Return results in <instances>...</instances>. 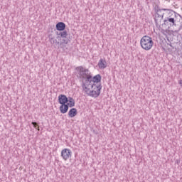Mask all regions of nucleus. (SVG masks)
<instances>
[{
  "instance_id": "18",
  "label": "nucleus",
  "mask_w": 182,
  "mask_h": 182,
  "mask_svg": "<svg viewBox=\"0 0 182 182\" xmlns=\"http://www.w3.org/2000/svg\"><path fill=\"white\" fill-rule=\"evenodd\" d=\"M55 38V37H53V35H52V34H49V35H48L49 41H53V38Z\"/></svg>"
},
{
  "instance_id": "19",
  "label": "nucleus",
  "mask_w": 182,
  "mask_h": 182,
  "mask_svg": "<svg viewBox=\"0 0 182 182\" xmlns=\"http://www.w3.org/2000/svg\"><path fill=\"white\" fill-rule=\"evenodd\" d=\"M154 21H155V23H156V25H159V19H157V18H154Z\"/></svg>"
},
{
  "instance_id": "6",
  "label": "nucleus",
  "mask_w": 182,
  "mask_h": 182,
  "mask_svg": "<svg viewBox=\"0 0 182 182\" xmlns=\"http://www.w3.org/2000/svg\"><path fill=\"white\" fill-rule=\"evenodd\" d=\"M57 39H59V38H62L63 40L61 43H65V45H68V43L72 40V38H70V35L68 34V31H66V30L60 32L57 31Z\"/></svg>"
},
{
  "instance_id": "21",
  "label": "nucleus",
  "mask_w": 182,
  "mask_h": 182,
  "mask_svg": "<svg viewBox=\"0 0 182 182\" xmlns=\"http://www.w3.org/2000/svg\"><path fill=\"white\" fill-rule=\"evenodd\" d=\"M179 85H182V80H179Z\"/></svg>"
},
{
  "instance_id": "10",
  "label": "nucleus",
  "mask_w": 182,
  "mask_h": 182,
  "mask_svg": "<svg viewBox=\"0 0 182 182\" xmlns=\"http://www.w3.org/2000/svg\"><path fill=\"white\" fill-rule=\"evenodd\" d=\"M67 107L65 108V113H68V110H69V107H75V105L76 102H75V99L72 97H68Z\"/></svg>"
},
{
  "instance_id": "7",
  "label": "nucleus",
  "mask_w": 182,
  "mask_h": 182,
  "mask_svg": "<svg viewBox=\"0 0 182 182\" xmlns=\"http://www.w3.org/2000/svg\"><path fill=\"white\" fill-rule=\"evenodd\" d=\"M90 85L91 86L92 85H93V82L92 81V75H90V77H87L84 80H82V90H84L85 93H87V92L90 90V88H89V86H90Z\"/></svg>"
},
{
  "instance_id": "16",
  "label": "nucleus",
  "mask_w": 182,
  "mask_h": 182,
  "mask_svg": "<svg viewBox=\"0 0 182 182\" xmlns=\"http://www.w3.org/2000/svg\"><path fill=\"white\" fill-rule=\"evenodd\" d=\"M176 18H177V16H179V18H180L179 22H181V24H180V26H179V29H182V16H181V15H180L177 13H176Z\"/></svg>"
},
{
  "instance_id": "1",
  "label": "nucleus",
  "mask_w": 182,
  "mask_h": 182,
  "mask_svg": "<svg viewBox=\"0 0 182 182\" xmlns=\"http://www.w3.org/2000/svg\"><path fill=\"white\" fill-rule=\"evenodd\" d=\"M140 45L144 50H150V49L153 48L154 42H153V38H151V37L144 36L140 41Z\"/></svg>"
},
{
  "instance_id": "5",
  "label": "nucleus",
  "mask_w": 182,
  "mask_h": 182,
  "mask_svg": "<svg viewBox=\"0 0 182 182\" xmlns=\"http://www.w3.org/2000/svg\"><path fill=\"white\" fill-rule=\"evenodd\" d=\"M75 69L77 70L80 79H81V80H85V79L87 77L92 76V74L89 73V69L87 68H85L82 66H79Z\"/></svg>"
},
{
  "instance_id": "14",
  "label": "nucleus",
  "mask_w": 182,
  "mask_h": 182,
  "mask_svg": "<svg viewBox=\"0 0 182 182\" xmlns=\"http://www.w3.org/2000/svg\"><path fill=\"white\" fill-rule=\"evenodd\" d=\"M77 115V109L76 108H71L68 112V116L71 118Z\"/></svg>"
},
{
  "instance_id": "13",
  "label": "nucleus",
  "mask_w": 182,
  "mask_h": 182,
  "mask_svg": "<svg viewBox=\"0 0 182 182\" xmlns=\"http://www.w3.org/2000/svg\"><path fill=\"white\" fill-rule=\"evenodd\" d=\"M98 66L100 69H106V68H107V63L106 62V60L101 58L99 60Z\"/></svg>"
},
{
  "instance_id": "15",
  "label": "nucleus",
  "mask_w": 182,
  "mask_h": 182,
  "mask_svg": "<svg viewBox=\"0 0 182 182\" xmlns=\"http://www.w3.org/2000/svg\"><path fill=\"white\" fill-rule=\"evenodd\" d=\"M50 43H51V45H60V42L58 41V40L55 39V37L53 38V40H50Z\"/></svg>"
},
{
  "instance_id": "20",
  "label": "nucleus",
  "mask_w": 182,
  "mask_h": 182,
  "mask_svg": "<svg viewBox=\"0 0 182 182\" xmlns=\"http://www.w3.org/2000/svg\"><path fill=\"white\" fill-rule=\"evenodd\" d=\"M36 130H38V132H39L40 130H41V129L39 128V125H38V127H37V128H36Z\"/></svg>"
},
{
  "instance_id": "3",
  "label": "nucleus",
  "mask_w": 182,
  "mask_h": 182,
  "mask_svg": "<svg viewBox=\"0 0 182 182\" xmlns=\"http://www.w3.org/2000/svg\"><path fill=\"white\" fill-rule=\"evenodd\" d=\"M154 11L156 15H157V18H161V21L164 18V14L163 11H166L168 15H173L175 18H177V14H176V11L168 9H160L159 5L157 4H156L154 6Z\"/></svg>"
},
{
  "instance_id": "9",
  "label": "nucleus",
  "mask_w": 182,
  "mask_h": 182,
  "mask_svg": "<svg viewBox=\"0 0 182 182\" xmlns=\"http://www.w3.org/2000/svg\"><path fill=\"white\" fill-rule=\"evenodd\" d=\"M61 156L63 160H68L70 157H72V151L68 149H64L61 151Z\"/></svg>"
},
{
  "instance_id": "4",
  "label": "nucleus",
  "mask_w": 182,
  "mask_h": 182,
  "mask_svg": "<svg viewBox=\"0 0 182 182\" xmlns=\"http://www.w3.org/2000/svg\"><path fill=\"white\" fill-rule=\"evenodd\" d=\"M68 97L65 95L61 94L58 96V103L61 105L59 107L60 113L63 114H65L66 107H68L67 103H68Z\"/></svg>"
},
{
  "instance_id": "11",
  "label": "nucleus",
  "mask_w": 182,
  "mask_h": 182,
  "mask_svg": "<svg viewBox=\"0 0 182 182\" xmlns=\"http://www.w3.org/2000/svg\"><path fill=\"white\" fill-rule=\"evenodd\" d=\"M92 85H102V75L100 74L92 76Z\"/></svg>"
},
{
  "instance_id": "8",
  "label": "nucleus",
  "mask_w": 182,
  "mask_h": 182,
  "mask_svg": "<svg viewBox=\"0 0 182 182\" xmlns=\"http://www.w3.org/2000/svg\"><path fill=\"white\" fill-rule=\"evenodd\" d=\"M174 14H171L168 18H166V19L164 21V23L162 24L163 26H164V25L168 26V29H170L171 26H176V19H174L173 17H171Z\"/></svg>"
},
{
  "instance_id": "12",
  "label": "nucleus",
  "mask_w": 182,
  "mask_h": 182,
  "mask_svg": "<svg viewBox=\"0 0 182 182\" xmlns=\"http://www.w3.org/2000/svg\"><path fill=\"white\" fill-rule=\"evenodd\" d=\"M55 29L60 32H62L66 29V24L63 22H58L55 25Z\"/></svg>"
},
{
  "instance_id": "2",
  "label": "nucleus",
  "mask_w": 182,
  "mask_h": 182,
  "mask_svg": "<svg viewBox=\"0 0 182 182\" xmlns=\"http://www.w3.org/2000/svg\"><path fill=\"white\" fill-rule=\"evenodd\" d=\"M102 84L96 85L92 84L91 85V90L85 92L87 96H90V97H99L100 96V92L102 91Z\"/></svg>"
},
{
  "instance_id": "17",
  "label": "nucleus",
  "mask_w": 182,
  "mask_h": 182,
  "mask_svg": "<svg viewBox=\"0 0 182 182\" xmlns=\"http://www.w3.org/2000/svg\"><path fill=\"white\" fill-rule=\"evenodd\" d=\"M31 124L33 125L34 129H37V127L39 126V125H38V122H32Z\"/></svg>"
}]
</instances>
